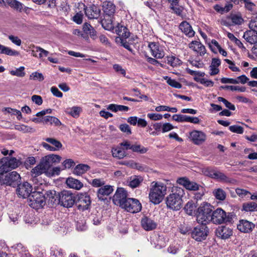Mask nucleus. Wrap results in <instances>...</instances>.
<instances>
[{
	"instance_id": "19",
	"label": "nucleus",
	"mask_w": 257,
	"mask_h": 257,
	"mask_svg": "<svg viewBox=\"0 0 257 257\" xmlns=\"http://www.w3.org/2000/svg\"><path fill=\"white\" fill-rule=\"evenodd\" d=\"M177 182L189 190L195 191L199 189V185L197 183L194 182H191L188 179L184 177L178 179Z\"/></svg>"
},
{
	"instance_id": "16",
	"label": "nucleus",
	"mask_w": 257,
	"mask_h": 257,
	"mask_svg": "<svg viewBox=\"0 0 257 257\" xmlns=\"http://www.w3.org/2000/svg\"><path fill=\"white\" fill-rule=\"evenodd\" d=\"M172 119L179 122H189L194 124H197L200 122V120L197 117L190 116L183 114H174L173 115Z\"/></svg>"
},
{
	"instance_id": "58",
	"label": "nucleus",
	"mask_w": 257,
	"mask_h": 257,
	"mask_svg": "<svg viewBox=\"0 0 257 257\" xmlns=\"http://www.w3.org/2000/svg\"><path fill=\"white\" fill-rule=\"evenodd\" d=\"M224 61L229 64V68L233 72H239L240 69L238 67H237L234 63L229 59H225Z\"/></svg>"
},
{
	"instance_id": "25",
	"label": "nucleus",
	"mask_w": 257,
	"mask_h": 257,
	"mask_svg": "<svg viewBox=\"0 0 257 257\" xmlns=\"http://www.w3.org/2000/svg\"><path fill=\"white\" fill-rule=\"evenodd\" d=\"M243 37L246 42L251 44L257 43V32L251 29L245 32Z\"/></svg>"
},
{
	"instance_id": "59",
	"label": "nucleus",
	"mask_w": 257,
	"mask_h": 257,
	"mask_svg": "<svg viewBox=\"0 0 257 257\" xmlns=\"http://www.w3.org/2000/svg\"><path fill=\"white\" fill-rule=\"evenodd\" d=\"M147 116L150 119L153 120H159L162 119L163 115L159 113H148Z\"/></svg>"
},
{
	"instance_id": "44",
	"label": "nucleus",
	"mask_w": 257,
	"mask_h": 257,
	"mask_svg": "<svg viewBox=\"0 0 257 257\" xmlns=\"http://www.w3.org/2000/svg\"><path fill=\"white\" fill-rule=\"evenodd\" d=\"M126 149L141 154L145 153L147 151V149L145 148L144 146H126Z\"/></svg>"
},
{
	"instance_id": "34",
	"label": "nucleus",
	"mask_w": 257,
	"mask_h": 257,
	"mask_svg": "<svg viewBox=\"0 0 257 257\" xmlns=\"http://www.w3.org/2000/svg\"><path fill=\"white\" fill-rule=\"evenodd\" d=\"M101 25L106 30L110 31L114 29L111 17L104 16V19L101 20Z\"/></svg>"
},
{
	"instance_id": "27",
	"label": "nucleus",
	"mask_w": 257,
	"mask_h": 257,
	"mask_svg": "<svg viewBox=\"0 0 257 257\" xmlns=\"http://www.w3.org/2000/svg\"><path fill=\"white\" fill-rule=\"evenodd\" d=\"M221 61L218 58H213L212 59L211 65L209 66V74L211 76L217 74L219 70L218 67L220 65Z\"/></svg>"
},
{
	"instance_id": "20",
	"label": "nucleus",
	"mask_w": 257,
	"mask_h": 257,
	"mask_svg": "<svg viewBox=\"0 0 257 257\" xmlns=\"http://www.w3.org/2000/svg\"><path fill=\"white\" fill-rule=\"evenodd\" d=\"M141 223L143 228L146 231L153 230L157 226V224L155 221L147 216H144L141 219Z\"/></svg>"
},
{
	"instance_id": "24",
	"label": "nucleus",
	"mask_w": 257,
	"mask_h": 257,
	"mask_svg": "<svg viewBox=\"0 0 257 257\" xmlns=\"http://www.w3.org/2000/svg\"><path fill=\"white\" fill-rule=\"evenodd\" d=\"M126 146H115L111 150L113 157L120 159L126 156Z\"/></svg>"
},
{
	"instance_id": "54",
	"label": "nucleus",
	"mask_w": 257,
	"mask_h": 257,
	"mask_svg": "<svg viewBox=\"0 0 257 257\" xmlns=\"http://www.w3.org/2000/svg\"><path fill=\"white\" fill-rule=\"evenodd\" d=\"M30 79L31 80L42 81L44 80V77L42 73L38 72H35L30 75Z\"/></svg>"
},
{
	"instance_id": "4",
	"label": "nucleus",
	"mask_w": 257,
	"mask_h": 257,
	"mask_svg": "<svg viewBox=\"0 0 257 257\" xmlns=\"http://www.w3.org/2000/svg\"><path fill=\"white\" fill-rule=\"evenodd\" d=\"M233 215L231 213L227 214L221 208H218L212 212L211 221L215 224L231 223L232 221Z\"/></svg>"
},
{
	"instance_id": "47",
	"label": "nucleus",
	"mask_w": 257,
	"mask_h": 257,
	"mask_svg": "<svg viewBox=\"0 0 257 257\" xmlns=\"http://www.w3.org/2000/svg\"><path fill=\"white\" fill-rule=\"evenodd\" d=\"M164 79L167 81V83L171 86L176 88H181L182 84L175 79H171L168 76H164Z\"/></svg>"
},
{
	"instance_id": "62",
	"label": "nucleus",
	"mask_w": 257,
	"mask_h": 257,
	"mask_svg": "<svg viewBox=\"0 0 257 257\" xmlns=\"http://www.w3.org/2000/svg\"><path fill=\"white\" fill-rule=\"evenodd\" d=\"M120 131L127 135L131 134V130L129 125L126 123L121 124L119 125Z\"/></svg>"
},
{
	"instance_id": "51",
	"label": "nucleus",
	"mask_w": 257,
	"mask_h": 257,
	"mask_svg": "<svg viewBox=\"0 0 257 257\" xmlns=\"http://www.w3.org/2000/svg\"><path fill=\"white\" fill-rule=\"evenodd\" d=\"M217 99L220 102H222L225 105V107L231 110H234L235 109V107L234 105L227 101L225 98L222 97H218Z\"/></svg>"
},
{
	"instance_id": "29",
	"label": "nucleus",
	"mask_w": 257,
	"mask_h": 257,
	"mask_svg": "<svg viewBox=\"0 0 257 257\" xmlns=\"http://www.w3.org/2000/svg\"><path fill=\"white\" fill-rule=\"evenodd\" d=\"M42 160L47 165H49V168L50 169L53 163L60 162L61 157L58 155L52 154L45 156Z\"/></svg>"
},
{
	"instance_id": "36",
	"label": "nucleus",
	"mask_w": 257,
	"mask_h": 257,
	"mask_svg": "<svg viewBox=\"0 0 257 257\" xmlns=\"http://www.w3.org/2000/svg\"><path fill=\"white\" fill-rule=\"evenodd\" d=\"M167 63L173 67H176L180 66L181 63V60L175 55H171L167 57Z\"/></svg>"
},
{
	"instance_id": "60",
	"label": "nucleus",
	"mask_w": 257,
	"mask_h": 257,
	"mask_svg": "<svg viewBox=\"0 0 257 257\" xmlns=\"http://www.w3.org/2000/svg\"><path fill=\"white\" fill-rule=\"evenodd\" d=\"M61 169L60 167H54L53 168H50V170L48 171V176H53L55 175H59Z\"/></svg>"
},
{
	"instance_id": "21",
	"label": "nucleus",
	"mask_w": 257,
	"mask_h": 257,
	"mask_svg": "<svg viewBox=\"0 0 257 257\" xmlns=\"http://www.w3.org/2000/svg\"><path fill=\"white\" fill-rule=\"evenodd\" d=\"M237 229L241 232L249 233L255 227V225L246 220H241L237 224Z\"/></svg>"
},
{
	"instance_id": "40",
	"label": "nucleus",
	"mask_w": 257,
	"mask_h": 257,
	"mask_svg": "<svg viewBox=\"0 0 257 257\" xmlns=\"http://www.w3.org/2000/svg\"><path fill=\"white\" fill-rule=\"evenodd\" d=\"M0 53L10 56L18 55L19 53L15 50H12L9 47H6L0 44Z\"/></svg>"
},
{
	"instance_id": "57",
	"label": "nucleus",
	"mask_w": 257,
	"mask_h": 257,
	"mask_svg": "<svg viewBox=\"0 0 257 257\" xmlns=\"http://www.w3.org/2000/svg\"><path fill=\"white\" fill-rule=\"evenodd\" d=\"M244 4L246 9L249 11H253L255 8V5L250 0H240Z\"/></svg>"
},
{
	"instance_id": "32",
	"label": "nucleus",
	"mask_w": 257,
	"mask_h": 257,
	"mask_svg": "<svg viewBox=\"0 0 257 257\" xmlns=\"http://www.w3.org/2000/svg\"><path fill=\"white\" fill-rule=\"evenodd\" d=\"M43 123L46 124H54L56 126L61 125V122L59 119L53 116H46L43 117Z\"/></svg>"
},
{
	"instance_id": "7",
	"label": "nucleus",
	"mask_w": 257,
	"mask_h": 257,
	"mask_svg": "<svg viewBox=\"0 0 257 257\" xmlns=\"http://www.w3.org/2000/svg\"><path fill=\"white\" fill-rule=\"evenodd\" d=\"M3 162L4 163L0 167V172L2 173H8L10 170L15 169L22 164L21 160L15 157H7Z\"/></svg>"
},
{
	"instance_id": "38",
	"label": "nucleus",
	"mask_w": 257,
	"mask_h": 257,
	"mask_svg": "<svg viewBox=\"0 0 257 257\" xmlns=\"http://www.w3.org/2000/svg\"><path fill=\"white\" fill-rule=\"evenodd\" d=\"M212 194L217 200L223 201L226 198V192L221 188L214 189L212 192Z\"/></svg>"
},
{
	"instance_id": "26",
	"label": "nucleus",
	"mask_w": 257,
	"mask_h": 257,
	"mask_svg": "<svg viewBox=\"0 0 257 257\" xmlns=\"http://www.w3.org/2000/svg\"><path fill=\"white\" fill-rule=\"evenodd\" d=\"M68 187L77 190H80L83 187V184L79 180L72 177H69L66 181Z\"/></svg>"
},
{
	"instance_id": "45",
	"label": "nucleus",
	"mask_w": 257,
	"mask_h": 257,
	"mask_svg": "<svg viewBox=\"0 0 257 257\" xmlns=\"http://www.w3.org/2000/svg\"><path fill=\"white\" fill-rule=\"evenodd\" d=\"M220 88L223 89L230 90L231 91H238L239 92H243L245 91L246 88L244 86H234V85H225L221 86Z\"/></svg>"
},
{
	"instance_id": "41",
	"label": "nucleus",
	"mask_w": 257,
	"mask_h": 257,
	"mask_svg": "<svg viewBox=\"0 0 257 257\" xmlns=\"http://www.w3.org/2000/svg\"><path fill=\"white\" fill-rule=\"evenodd\" d=\"M196 206L195 204H194L192 201H189L185 205L184 210L188 215H193V214H196Z\"/></svg>"
},
{
	"instance_id": "46",
	"label": "nucleus",
	"mask_w": 257,
	"mask_h": 257,
	"mask_svg": "<svg viewBox=\"0 0 257 257\" xmlns=\"http://www.w3.org/2000/svg\"><path fill=\"white\" fill-rule=\"evenodd\" d=\"M243 209L245 211H254L257 210V204L253 202L244 203L243 205Z\"/></svg>"
},
{
	"instance_id": "52",
	"label": "nucleus",
	"mask_w": 257,
	"mask_h": 257,
	"mask_svg": "<svg viewBox=\"0 0 257 257\" xmlns=\"http://www.w3.org/2000/svg\"><path fill=\"white\" fill-rule=\"evenodd\" d=\"M197 250L194 248H190L186 250L184 256L185 257H201V254L197 253Z\"/></svg>"
},
{
	"instance_id": "48",
	"label": "nucleus",
	"mask_w": 257,
	"mask_h": 257,
	"mask_svg": "<svg viewBox=\"0 0 257 257\" xmlns=\"http://www.w3.org/2000/svg\"><path fill=\"white\" fill-rule=\"evenodd\" d=\"M17 249L20 257H30L28 250L23 247L22 244L18 245Z\"/></svg>"
},
{
	"instance_id": "11",
	"label": "nucleus",
	"mask_w": 257,
	"mask_h": 257,
	"mask_svg": "<svg viewBox=\"0 0 257 257\" xmlns=\"http://www.w3.org/2000/svg\"><path fill=\"white\" fill-rule=\"evenodd\" d=\"M32 191V185L27 182L19 184L17 189L18 195L23 198H30L31 194L33 193Z\"/></svg>"
},
{
	"instance_id": "6",
	"label": "nucleus",
	"mask_w": 257,
	"mask_h": 257,
	"mask_svg": "<svg viewBox=\"0 0 257 257\" xmlns=\"http://www.w3.org/2000/svg\"><path fill=\"white\" fill-rule=\"evenodd\" d=\"M30 206L38 209L43 207L45 204V197L40 192H33L29 198Z\"/></svg>"
},
{
	"instance_id": "12",
	"label": "nucleus",
	"mask_w": 257,
	"mask_h": 257,
	"mask_svg": "<svg viewBox=\"0 0 257 257\" xmlns=\"http://www.w3.org/2000/svg\"><path fill=\"white\" fill-rule=\"evenodd\" d=\"M148 47L153 56L157 59L162 58L165 56V52L162 46L155 42L150 43Z\"/></svg>"
},
{
	"instance_id": "1",
	"label": "nucleus",
	"mask_w": 257,
	"mask_h": 257,
	"mask_svg": "<svg viewBox=\"0 0 257 257\" xmlns=\"http://www.w3.org/2000/svg\"><path fill=\"white\" fill-rule=\"evenodd\" d=\"M167 188L166 185L161 182H152L149 189L150 201L154 204L160 203L167 194Z\"/></svg>"
},
{
	"instance_id": "39",
	"label": "nucleus",
	"mask_w": 257,
	"mask_h": 257,
	"mask_svg": "<svg viewBox=\"0 0 257 257\" xmlns=\"http://www.w3.org/2000/svg\"><path fill=\"white\" fill-rule=\"evenodd\" d=\"M142 181L143 179L141 177L136 176L131 177L128 182V186L132 188H135L138 187Z\"/></svg>"
},
{
	"instance_id": "28",
	"label": "nucleus",
	"mask_w": 257,
	"mask_h": 257,
	"mask_svg": "<svg viewBox=\"0 0 257 257\" xmlns=\"http://www.w3.org/2000/svg\"><path fill=\"white\" fill-rule=\"evenodd\" d=\"M179 28L183 33L189 37H192L195 34V32L193 30L192 27L186 21H184L180 24Z\"/></svg>"
},
{
	"instance_id": "64",
	"label": "nucleus",
	"mask_w": 257,
	"mask_h": 257,
	"mask_svg": "<svg viewBox=\"0 0 257 257\" xmlns=\"http://www.w3.org/2000/svg\"><path fill=\"white\" fill-rule=\"evenodd\" d=\"M249 27L250 29L257 32V17L251 19L249 24Z\"/></svg>"
},
{
	"instance_id": "2",
	"label": "nucleus",
	"mask_w": 257,
	"mask_h": 257,
	"mask_svg": "<svg viewBox=\"0 0 257 257\" xmlns=\"http://www.w3.org/2000/svg\"><path fill=\"white\" fill-rule=\"evenodd\" d=\"M184 194L183 188L178 187H173L171 193L166 198L167 207L174 210H179L182 206V197Z\"/></svg>"
},
{
	"instance_id": "37",
	"label": "nucleus",
	"mask_w": 257,
	"mask_h": 257,
	"mask_svg": "<svg viewBox=\"0 0 257 257\" xmlns=\"http://www.w3.org/2000/svg\"><path fill=\"white\" fill-rule=\"evenodd\" d=\"M90 169V167L85 164H79L77 165L73 170V173L76 175H81Z\"/></svg>"
},
{
	"instance_id": "49",
	"label": "nucleus",
	"mask_w": 257,
	"mask_h": 257,
	"mask_svg": "<svg viewBox=\"0 0 257 257\" xmlns=\"http://www.w3.org/2000/svg\"><path fill=\"white\" fill-rule=\"evenodd\" d=\"M89 183L94 187H102L105 184L104 180L101 178L92 179L91 181Z\"/></svg>"
},
{
	"instance_id": "13",
	"label": "nucleus",
	"mask_w": 257,
	"mask_h": 257,
	"mask_svg": "<svg viewBox=\"0 0 257 257\" xmlns=\"http://www.w3.org/2000/svg\"><path fill=\"white\" fill-rule=\"evenodd\" d=\"M49 170V165L42 159L40 163L31 170L32 176L35 177L45 174L48 176Z\"/></svg>"
},
{
	"instance_id": "56",
	"label": "nucleus",
	"mask_w": 257,
	"mask_h": 257,
	"mask_svg": "<svg viewBox=\"0 0 257 257\" xmlns=\"http://www.w3.org/2000/svg\"><path fill=\"white\" fill-rule=\"evenodd\" d=\"M63 168L62 170H64L65 169H69L72 167H73L75 165V163L73 161V160L71 159H66L65 160L63 163Z\"/></svg>"
},
{
	"instance_id": "53",
	"label": "nucleus",
	"mask_w": 257,
	"mask_h": 257,
	"mask_svg": "<svg viewBox=\"0 0 257 257\" xmlns=\"http://www.w3.org/2000/svg\"><path fill=\"white\" fill-rule=\"evenodd\" d=\"M229 130L232 133L242 134L244 132L243 128L239 125H231L229 127Z\"/></svg>"
},
{
	"instance_id": "3",
	"label": "nucleus",
	"mask_w": 257,
	"mask_h": 257,
	"mask_svg": "<svg viewBox=\"0 0 257 257\" xmlns=\"http://www.w3.org/2000/svg\"><path fill=\"white\" fill-rule=\"evenodd\" d=\"M213 207L208 203H203L198 207L196 215V220L199 223H207L212 218Z\"/></svg>"
},
{
	"instance_id": "10",
	"label": "nucleus",
	"mask_w": 257,
	"mask_h": 257,
	"mask_svg": "<svg viewBox=\"0 0 257 257\" xmlns=\"http://www.w3.org/2000/svg\"><path fill=\"white\" fill-rule=\"evenodd\" d=\"M121 208L126 211L135 213L140 212L142 209V204L137 199L128 198L123 205H121Z\"/></svg>"
},
{
	"instance_id": "18",
	"label": "nucleus",
	"mask_w": 257,
	"mask_h": 257,
	"mask_svg": "<svg viewBox=\"0 0 257 257\" xmlns=\"http://www.w3.org/2000/svg\"><path fill=\"white\" fill-rule=\"evenodd\" d=\"M189 47L200 56H203L206 53L205 46L200 41H192L189 44Z\"/></svg>"
},
{
	"instance_id": "61",
	"label": "nucleus",
	"mask_w": 257,
	"mask_h": 257,
	"mask_svg": "<svg viewBox=\"0 0 257 257\" xmlns=\"http://www.w3.org/2000/svg\"><path fill=\"white\" fill-rule=\"evenodd\" d=\"M9 4L11 7L17 10H21L23 8L22 4L16 0H10Z\"/></svg>"
},
{
	"instance_id": "33",
	"label": "nucleus",
	"mask_w": 257,
	"mask_h": 257,
	"mask_svg": "<svg viewBox=\"0 0 257 257\" xmlns=\"http://www.w3.org/2000/svg\"><path fill=\"white\" fill-rule=\"evenodd\" d=\"M213 179H216L219 181L225 183H231V180L227 177L223 173L216 170L213 173Z\"/></svg>"
},
{
	"instance_id": "9",
	"label": "nucleus",
	"mask_w": 257,
	"mask_h": 257,
	"mask_svg": "<svg viewBox=\"0 0 257 257\" xmlns=\"http://www.w3.org/2000/svg\"><path fill=\"white\" fill-rule=\"evenodd\" d=\"M59 203L65 207H71L75 202L74 195L70 191L64 190L59 195Z\"/></svg>"
},
{
	"instance_id": "43",
	"label": "nucleus",
	"mask_w": 257,
	"mask_h": 257,
	"mask_svg": "<svg viewBox=\"0 0 257 257\" xmlns=\"http://www.w3.org/2000/svg\"><path fill=\"white\" fill-rule=\"evenodd\" d=\"M24 70L25 67L24 66H21L18 68H16L15 70H11L10 71V73L13 76L22 77H24L26 74Z\"/></svg>"
},
{
	"instance_id": "14",
	"label": "nucleus",
	"mask_w": 257,
	"mask_h": 257,
	"mask_svg": "<svg viewBox=\"0 0 257 257\" xmlns=\"http://www.w3.org/2000/svg\"><path fill=\"white\" fill-rule=\"evenodd\" d=\"M127 198L126 192L122 188H119L113 195L112 200L115 205L121 207Z\"/></svg>"
},
{
	"instance_id": "8",
	"label": "nucleus",
	"mask_w": 257,
	"mask_h": 257,
	"mask_svg": "<svg viewBox=\"0 0 257 257\" xmlns=\"http://www.w3.org/2000/svg\"><path fill=\"white\" fill-rule=\"evenodd\" d=\"M91 200L87 193H80L78 194L76 201L77 208L80 211H84L90 209Z\"/></svg>"
},
{
	"instance_id": "63",
	"label": "nucleus",
	"mask_w": 257,
	"mask_h": 257,
	"mask_svg": "<svg viewBox=\"0 0 257 257\" xmlns=\"http://www.w3.org/2000/svg\"><path fill=\"white\" fill-rule=\"evenodd\" d=\"M232 22L236 25H240L243 22V19L239 16L234 15L231 16V18Z\"/></svg>"
},
{
	"instance_id": "30",
	"label": "nucleus",
	"mask_w": 257,
	"mask_h": 257,
	"mask_svg": "<svg viewBox=\"0 0 257 257\" xmlns=\"http://www.w3.org/2000/svg\"><path fill=\"white\" fill-rule=\"evenodd\" d=\"M115 6L111 2H105L103 3V10L104 16L111 17L115 12Z\"/></svg>"
},
{
	"instance_id": "55",
	"label": "nucleus",
	"mask_w": 257,
	"mask_h": 257,
	"mask_svg": "<svg viewBox=\"0 0 257 257\" xmlns=\"http://www.w3.org/2000/svg\"><path fill=\"white\" fill-rule=\"evenodd\" d=\"M113 69L115 71L119 74L122 75L123 76H125L126 74V71L119 64H115L113 65Z\"/></svg>"
},
{
	"instance_id": "35",
	"label": "nucleus",
	"mask_w": 257,
	"mask_h": 257,
	"mask_svg": "<svg viewBox=\"0 0 257 257\" xmlns=\"http://www.w3.org/2000/svg\"><path fill=\"white\" fill-rule=\"evenodd\" d=\"M82 108L79 106H73L66 109L65 112L74 118L79 116Z\"/></svg>"
},
{
	"instance_id": "50",
	"label": "nucleus",
	"mask_w": 257,
	"mask_h": 257,
	"mask_svg": "<svg viewBox=\"0 0 257 257\" xmlns=\"http://www.w3.org/2000/svg\"><path fill=\"white\" fill-rule=\"evenodd\" d=\"M216 170L212 167H205L202 169V173L206 176H208L211 178L213 176V173H215Z\"/></svg>"
},
{
	"instance_id": "17",
	"label": "nucleus",
	"mask_w": 257,
	"mask_h": 257,
	"mask_svg": "<svg viewBox=\"0 0 257 257\" xmlns=\"http://www.w3.org/2000/svg\"><path fill=\"white\" fill-rule=\"evenodd\" d=\"M232 230L226 226H219L216 230V235L221 239H225L232 235Z\"/></svg>"
},
{
	"instance_id": "42",
	"label": "nucleus",
	"mask_w": 257,
	"mask_h": 257,
	"mask_svg": "<svg viewBox=\"0 0 257 257\" xmlns=\"http://www.w3.org/2000/svg\"><path fill=\"white\" fill-rule=\"evenodd\" d=\"M83 30L86 34H89L91 37L94 38L96 36V32L93 28L87 23L84 24Z\"/></svg>"
},
{
	"instance_id": "22",
	"label": "nucleus",
	"mask_w": 257,
	"mask_h": 257,
	"mask_svg": "<svg viewBox=\"0 0 257 257\" xmlns=\"http://www.w3.org/2000/svg\"><path fill=\"white\" fill-rule=\"evenodd\" d=\"M189 137L195 144L202 143L206 139L205 133L196 130L190 132Z\"/></svg>"
},
{
	"instance_id": "23",
	"label": "nucleus",
	"mask_w": 257,
	"mask_h": 257,
	"mask_svg": "<svg viewBox=\"0 0 257 257\" xmlns=\"http://www.w3.org/2000/svg\"><path fill=\"white\" fill-rule=\"evenodd\" d=\"M113 191V186L105 185L102 186L97 191V197L100 200H104L106 197L109 195Z\"/></svg>"
},
{
	"instance_id": "5",
	"label": "nucleus",
	"mask_w": 257,
	"mask_h": 257,
	"mask_svg": "<svg viewBox=\"0 0 257 257\" xmlns=\"http://www.w3.org/2000/svg\"><path fill=\"white\" fill-rule=\"evenodd\" d=\"M209 230L206 223H200L193 228L191 232V236L198 241L205 240L209 234Z\"/></svg>"
},
{
	"instance_id": "31",
	"label": "nucleus",
	"mask_w": 257,
	"mask_h": 257,
	"mask_svg": "<svg viewBox=\"0 0 257 257\" xmlns=\"http://www.w3.org/2000/svg\"><path fill=\"white\" fill-rule=\"evenodd\" d=\"M114 31L117 35L123 38H128L130 36V33L127 31V29L120 24H118L114 28Z\"/></svg>"
},
{
	"instance_id": "15",
	"label": "nucleus",
	"mask_w": 257,
	"mask_h": 257,
	"mask_svg": "<svg viewBox=\"0 0 257 257\" xmlns=\"http://www.w3.org/2000/svg\"><path fill=\"white\" fill-rule=\"evenodd\" d=\"M151 242L156 249H161L166 245V239L162 235H154L151 238Z\"/></svg>"
}]
</instances>
